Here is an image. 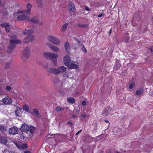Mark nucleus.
Segmentation results:
<instances>
[{
  "label": "nucleus",
  "mask_w": 153,
  "mask_h": 153,
  "mask_svg": "<svg viewBox=\"0 0 153 153\" xmlns=\"http://www.w3.org/2000/svg\"><path fill=\"white\" fill-rule=\"evenodd\" d=\"M20 14L17 17V19L19 20H27L28 21L33 23H38V20L36 18L29 19L28 17L26 15L27 13L25 11H19L17 13H14V15L15 16H17V14Z\"/></svg>",
  "instance_id": "nucleus-1"
},
{
  "label": "nucleus",
  "mask_w": 153,
  "mask_h": 153,
  "mask_svg": "<svg viewBox=\"0 0 153 153\" xmlns=\"http://www.w3.org/2000/svg\"><path fill=\"white\" fill-rule=\"evenodd\" d=\"M33 32V30L31 29L25 30L22 32L25 35H28L24 38L23 42L25 43H28L32 41L34 39V36L31 33Z\"/></svg>",
  "instance_id": "nucleus-2"
},
{
  "label": "nucleus",
  "mask_w": 153,
  "mask_h": 153,
  "mask_svg": "<svg viewBox=\"0 0 153 153\" xmlns=\"http://www.w3.org/2000/svg\"><path fill=\"white\" fill-rule=\"evenodd\" d=\"M43 56L44 57L47 59H55L54 60H52V61L55 65H57V60L56 58L58 57V55L57 54L54 53L46 52L43 53Z\"/></svg>",
  "instance_id": "nucleus-3"
},
{
  "label": "nucleus",
  "mask_w": 153,
  "mask_h": 153,
  "mask_svg": "<svg viewBox=\"0 0 153 153\" xmlns=\"http://www.w3.org/2000/svg\"><path fill=\"white\" fill-rule=\"evenodd\" d=\"M16 37L14 36L11 38L10 40V45L9 46L7 50V51L10 53L13 50L15 47L14 45L15 44H19L21 43V41L20 40H17L16 39Z\"/></svg>",
  "instance_id": "nucleus-4"
},
{
  "label": "nucleus",
  "mask_w": 153,
  "mask_h": 153,
  "mask_svg": "<svg viewBox=\"0 0 153 153\" xmlns=\"http://www.w3.org/2000/svg\"><path fill=\"white\" fill-rule=\"evenodd\" d=\"M48 41L53 44L58 46L60 44V41L56 37L52 35H49L47 37Z\"/></svg>",
  "instance_id": "nucleus-5"
},
{
  "label": "nucleus",
  "mask_w": 153,
  "mask_h": 153,
  "mask_svg": "<svg viewBox=\"0 0 153 153\" xmlns=\"http://www.w3.org/2000/svg\"><path fill=\"white\" fill-rule=\"evenodd\" d=\"M71 61L70 56L68 55L64 56L63 57V62L64 65L67 66L69 65V64Z\"/></svg>",
  "instance_id": "nucleus-6"
},
{
  "label": "nucleus",
  "mask_w": 153,
  "mask_h": 153,
  "mask_svg": "<svg viewBox=\"0 0 153 153\" xmlns=\"http://www.w3.org/2000/svg\"><path fill=\"white\" fill-rule=\"evenodd\" d=\"M9 132L10 134L14 135L18 133V129L16 127H12L9 129Z\"/></svg>",
  "instance_id": "nucleus-7"
},
{
  "label": "nucleus",
  "mask_w": 153,
  "mask_h": 153,
  "mask_svg": "<svg viewBox=\"0 0 153 153\" xmlns=\"http://www.w3.org/2000/svg\"><path fill=\"white\" fill-rule=\"evenodd\" d=\"M13 100L11 97H7L4 98L3 100V102L5 104H10L12 102Z\"/></svg>",
  "instance_id": "nucleus-8"
},
{
  "label": "nucleus",
  "mask_w": 153,
  "mask_h": 153,
  "mask_svg": "<svg viewBox=\"0 0 153 153\" xmlns=\"http://www.w3.org/2000/svg\"><path fill=\"white\" fill-rule=\"evenodd\" d=\"M30 53V49L29 47L25 48L23 51V54L26 57H27L29 56Z\"/></svg>",
  "instance_id": "nucleus-9"
},
{
  "label": "nucleus",
  "mask_w": 153,
  "mask_h": 153,
  "mask_svg": "<svg viewBox=\"0 0 153 153\" xmlns=\"http://www.w3.org/2000/svg\"><path fill=\"white\" fill-rule=\"evenodd\" d=\"M67 66L70 69H78L79 68L77 65L74 61L71 62Z\"/></svg>",
  "instance_id": "nucleus-10"
},
{
  "label": "nucleus",
  "mask_w": 153,
  "mask_h": 153,
  "mask_svg": "<svg viewBox=\"0 0 153 153\" xmlns=\"http://www.w3.org/2000/svg\"><path fill=\"white\" fill-rule=\"evenodd\" d=\"M48 71L49 73L55 74L57 75L59 74L58 68H51L48 70Z\"/></svg>",
  "instance_id": "nucleus-11"
},
{
  "label": "nucleus",
  "mask_w": 153,
  "mask_h": 153,
  "mask_svg": "<svg viewBox=\"0 0 153 153\" xmlns=\"http://www.w3.org/2000/svg\"><path fill=\"white\" fill-rule=\"evenodd\" d=\"M22 132H27L29 131V127L26 124H23L20 128Z\"/></svg>",
  "instance_id": "nucleus-12"
},
{
  "label": "nucleus",
  "mask_w": 153,
  "mask_h": 153,
  "mask_svg": "<svg viewBox=\"0 0 153 153\" xmlns=\"http://www.w3.org/2000/svg\"><path fill=\"white\" fill-rule=\"evenodd\" d=\"M70 44L68 42H66L65 44V48L66 51L69 53L70 52Z\"/></svg>",
  "instance_id": "nucleus-13"
},
{
  "label": "nucleus",
  "mask_w": 153,
  "mask_h": 153,
  "mask_svg": "<svg viewBox=\"0 0 153 153\" xmlns=\"http://www.w3.org/2000/svg\"><path fill=\"white\" fill-rule=\"evenodd\" d=\"M111 112V108L109 107H107L105 108L103 112V114H104L105 116L110 114Z\"/></svg>",
  "instance_id": "nucleus-14"
},
{
  "label": "nucleus",
  "mask_w": 153,
  "mask_h": 153,
  "mask_svg": "<svg viewBox=\"0 0 153 153\" xmlns=\"http://www.w3.org/2000/svg\"><path fill=\"white\" fill-rule=\"evenodd\" d=\"M2 27H4L7 32H8L10 29V27L8 23H3L1 25Z\"/></svg>",
  "instance_id": "nucleus-15"
},
{
  "label": "nucleus",
  "mask_w": 153,
  "mask_h": 153,
  "mask_svg": "<svg viewBox=\"0 0 153 153\" xmlns=\"http://www.w3.org/2000/svg\"><path fill=\"white\" fill-rule=\"evenodd\" d=\"M16 146L20 149H24L27 148V146L25 144L16 143Z\"/></svg>",
  "instance_id": "nucleus-16"
},
{
  "label": "nucleus",
  "mask_w": 153,
  "mask_h": 153,
  "mask_svg": "<svg viewBox=\"0 0 153 153\" xmlns=\"http://www.w3.org/2000/svg\"><path fill=\"white\" fill-rule=\"evenodd\" d=\"M59 74L65 72L67 70V68L63 66H61L58 68Z\"/></svg>",
  "instance_id": "nucleus-17"
},
{
  "label": "nucleus",
  "mask_w": 153,
  "mask_h": 153,
  "mask_svg": "<svg viewBox=\"0 0 153 153\" xmlns=\"http://www.w3.org/2000/svg\"><path fill=\"white\" fill-rule=\"evenodd\" d=\"M69 9L72 12L74 11L75 9L74 4L72 2H70L69 3Z\"/></svg>",
  "instance_id": "nucleus-18"
},
{
  "label": "nucleus",
  "mask_w": 153,
  "mask_h": 153,
  "mask_svg": "<svg viewBox=\"0 0 153 153\" xmlns=\"http://www.w3.org/2000/svg\"><path fill=\"white\" fill-rule=\"evenodd\" d=\"M50 49L52 51L56 52H57L59 51V48L56 46L53 45L52 46V47Z\"/></svg>",
  "instance_id": "nucleus-19"
},
{
  "label": "nucleus",
  "mask_w": 153,
  "mask_h": 153,
  "mask_svg": "<svg viewBox=\"0 0 153 153\" xmlns=\"http://www.w3.org/2000/svg\"><path fill=\"white\" fill-rule=\"evenodd\" d=\"M72 73L71 72H67L64 74L65 76L67 77L68 78H71L72 76Z\"/></svg>",
  "instance_id": "nucleus-20"
},
{
  "label": "nucleus",
  "mask_w": 153,
  "mask_h": 153,
  "mask_svg": "<svg viewBox=\"0 0 153 153\" xmlns=\"http://www.w3.org/2000/svg\"><path fill=\"white\" fill-rule=\"evenodd\" d=\"M32 7V5L28 3L27 4V11H25L27 13H28L30 11Z\"/></svg>",
  "instance_id": "nucleus-21"
},
{
  "label": "nucleus",
  "mask_w": 153,
  "mask_h": 153,
  "mask_svg": "<svg viewBox=\"0 0 153 153\" xmlns=\"http://www.w3.org/2000/svg\"><path fill=\"white\" fill-rule=\"evenodd\" d=\"M143 90L142 89H140L137 90L135 94L137 95H140L141 94L143 93Z\"/></svg>",
  "instance_id": "nucleus-22"
},
{
  "label": "nucleus",
  "mask_w": 153,
  "mask_h": 153,
  "mask_svg": "<svg viewBox=\"0 0 153 153\" xmlns=\"http://www.w3.org/2000/svg\"><path fill=\"white\" fill-rule=\"evenodd\" d=\"M33 111L34 114L36 116L38 117H39V115L37 110L34 108L33 109Z\"/></svg>",
  "instance_id": "nucleus-23"
},
{
  "label": "nucleus",
  "mask_w": 153,
  "mask_h": 153,
  "mask_svg": "<svg viewBox=\"0 0 153 153\" xmlns=\"http://www.w3.org/2000/svg\"><path fill=\"white\" fill-rule=\"evenodd\" d=\"M79 45L82 51L85 53L86 52V50L81 42L79 43Z\"/></svg>",
  "instance_id": "nucleus-24"
},
{
  "label": "nucleus",
  "mask_w": 153,
  "mask_h": 153,
  "mask_svg": "<svg viewBox=\"0 0 153 153\" xmlns=\"http://www.w3.org/2000/svg\"><path fill=\"white\" fill-rule=\"evenodd\" d=\"M68 24L67 23H65L61 27V30L63 31H65L67 28Z\"/></svg>",
  "instance_id": "nucleus-25"
},
{
  "label": "nucleus",
  "mask_w": 153,
  "mask_h": 153,
  "mask_svg": "<svg viewBox=\"0 0 153 153\" xmlns=\"http://www.w3.org/2000/svg\"><path fill=\"white\" fill-rule=\"evenodd\" d=\"M68 102L70 103H72L74 102V99L73 97L68 98L67 99Z\"/></svg>",
  "instance_id": "nucleus-26"
},
{
  "label": "nucleus",
  "mask_w": 153,
  "mask_h": 153,
  "mask_svg": "<svg viewBox=\"0 0 153 153\" xmlns=\"http://www.w3.org/2000/svg\"><path fill=\"white\" fill-rule=\"evenodd\" d=\"M120 64L118 62H116L115 65L114 66V68L116 70L119 69L120 67Z\"/></svg>",
  "instance_id": "nucleus-27"
},
{
  "label": "nucleus",
  "mask_w": 153,
  "mask_h": 153,
  "mask_svg": "<svg viewBox=\"0 0 153 153\" xmlns=\"http://www.w3.org/2000/svg\"><path fill=\"white\" fill-rule=\"evenodd\" d=\"M35 130V127L33 126H30L29 127V130L30 131L31 133H34Z\"/></svg>",
  "instance_id": "nucleus-28"
},
{
  "label": "nucleus",
  "mask_w": 153,
  "mask_h": 153,
  "mask_svg": "<svg viewBox=\"0 0 153 153\" xmlns=\"http://www.w3.org/2000/svg\"><path fill=\"white\" fill-rule=\"evenodd\" d=\"M63 108H61V107L59 106L57 107L56 109V110L57 112H60L62 110H63Z\"/></svg>",
  "instance_id": "nucleus-29"
},
{
  "label": "nucleus",
  "mask_w": 153,
  "mask_h": 153,
  "mask_svg": "<svg viewBox=\"0 0 153 153\" xmlns=\"http://www.w3.org/2000/svg\"><path fill=\"white\" fill-rule=\"evenodd\" d=\"M20 110L19 108H18L16 110L15 112V114L17 116H20L19 113H20Z\"/></svg>",
  "instance_id": "nucleus-30"
},
{
  "label": "nucleus",
  "mask_w": 153,
  "mask_h": 153,
  "mask_svg": "<svg viewBox=\"0 0 153 153\" xmlns=\"http://www.w3.org/2000/svg\"><path fill=\"white\" fill-rule=\"evenodd\" d=\"M38 5L39 6H41L42 4V0H36Z\"/></svg>",
  "instance_id": "nucleus-31"
},
{
  "label": "nucleus",
  "mask_w": 153,
  "mask_h": 153,
  "mask_svg": "<svg viewBox=\"0 0 153 153\" xmlns=\"http://www.w3.org/2000/svg\"><path fill=\"white\" fill-rule=\"evenodd\" d=\"M135 85V83L134 82H132L129 85V88L130 89H131L133 88L134 86Z\"/></svg>",
  "instance_id": "nucleus-32"
},
{
  "label": "nucleus",
  "mask_w": 153,
  "mask_h": 153,
  "mask_svg": "<svg viewBox=\"0 0 153 153\" xmlns=\"http://www.w3.org/2000/svg\"><path fill=\"white\" fill-rule=\"evenodd\" d=\"M29 106L27 105H25L23 107V109L26 111L28 112L29 111Z\"/></svg>",
  "instance_id": "nucleus-33"
},
{
  "label": "nucleus",
  "mask_w": 153,
  "mask_h": 153,
  "mask_svg": "<svg viewBox=\"0 0 153 153\" xmlns=\"http://www.w3.org/2000/svg\"><path fill=\"white\" fill-rule=\"evenodd\" d=\"M1 142L2 143L6 144L7 143V141L6 139H3L1 140Z\"/></svg>",
  "instance_id": "nucleus-34"
},
{
  "label": "nucleus",
  "mask_w": 153,
  "mask_h": 153,
  "mask_svg": "<svg viewBox=\"0 0 153 153\" xmlns=\"http://www.w3.org/2000/svg\"><path fill=\"white\" fill-rule=\"evenodd\" d=\"M46 45L50 48V49H51V48L52 47V46L53 45L49 43H46Z\"/></svg>",
  "instance_id": "nucleus-35"
},
{
  "label": "nucleus",
  "mask_w": 153,
  "mask_h": 153,
  "mask_svg": "<svg viewBox=\"0 0 153 153\" xmlns=\"http://www.w3.org/2000/svg\"><path fill=\"white\" fill-rule=\"evenodd\" d=\"M0 130L4 131L5 130V128L2 126H0Z\"/></svg>",
  "instance_id": "nucleus-36"
},
{
  "label": "nucleus",
  "mask_w": 153,
  "mask_h": 153,
  "mask_svg": "<svg viewBox=\"0 0 153 153\" xmlns=\"http://www.w3.org/2000/svg\"><path fill=\"white\" fill-rule=\"evenodd\" d=\"M82 104L83 106H85L86 105V102L85 101L83 100L82 102Z\"/></svg>",
  "instance_id": "nucleus-37"
},
{
  "label": "nucleus",
  "mask_w": 153,
  "mask_h": 153,
  "mask_svg": "<svg viewBox=\"0 0 153 153\" xmlns=\"http://www.w3.org/2000/svg\"><path fill=\"white\" fill-rule=\"evenodd\" d=\"M6 88L7 90H9L11 89V87L9 86H7L6 87Z\"/></svg>",
  "instance_id": "nucleus-38"
},
{
  "label": "nucleus",
  "mask_w": 153,
  "mask_h": 153,
  "mask_svg": "<svg viewBox=\"0 0 153 153\" xmlns=\"http://www.w3.org/2000/svg\"><path fill=\"white\" fill-rule=\"evenodd\" d=\"M103 16V14L102 13H101L98 16V17H101Z\"/></svg>",
  "instance_id": "nucleus-39"
},
{
  "label": "nucleus",
  "mask_w": 153,
  "mask_h": 153,
  "mask_svg": "<svg viewBox=\"0 0 153 153\" xmlns=\"http://www.w3.org/2000/svg\"><path fill=\"white\" fill-rule=\"evenodd\" d=\"M74 40L76 41L77 42H79V43L80 42H79V40L77 39L76 38H74Z\"/></svg>",
  "instance_id": "nucleus-40"
},
{
  "label": "nucleus",
  "mask_w": 153,
  "mask_h": 153,
  "mask_svg": "<svg viewBox=\"0 0 153 153\" xmlns=\"http://www.w3.org/2000/svg\"><path fill=\"white\" fill-rule=\"evenodd\" d=\"M86 116V114L84 113L82 114V116L83 117H85Z\"/></svg>",
  "instance_id": "nucleus-41"
},
{
  "label": "nucleus",
  "mask_w": 153,
  "mask_h": 153,
  "mask_svg": "<svg viewBox=\"0 0 153 153\" xmlns=\"http://www.w3.org/2000/svg\"><path fill=\"white\" fill-rule=\"evenodd\" d=\"M85 10H87V11H88V10H89V8L88 7H85Z\"/></svg>",
  "instance_id": "nucleus-42"
},
{
  "label": "nucleus",
  "mask_w": 153,
  "mask_h": 153,
  "mask_svg": "<svg viewBox=\"0 0 153 153\" xmlns=\"http://www.w3.org/2000/svg\"><path fill=\"white\" fill-rule=\"evenodd\" d=\"M24 153H30V151H26L24 152Z\"/></svg>",
  "instance_id": "nucleus-43"
},
{
  "label": "nucleus",
  "mask_w": 153,
  "mask_h": 153,
  "mask_svg": "<svg viewBox=\"0 0 153 153\" xmlns=\"http://www.w3.org/2000/svg\"><path fill=\"white\" fill-rule=\"evenodd\" d=\"M117 132H116V133H117V134L118 133V131H120V128H117Z\"/></svg>",
  "instance_id": "nucleus-44"
},
{
  "label": "nucleus",
  "mask_w": 153,
  "mask_h": 153,
  "mask_svg": "<svg viewBox=\"0 0 153 153\" xmlns=\"http://www.w3.org/2000/svg\"><path fill=\"white\" fill-rule=\"evenodd\" d=\"M105 121L106 123H109V121L107 120H105Z\"/></svg>",
  "instance_id": "nucleus-45"
},
{
  "label": "nucleus",
  "mask_w": 153,
  "mask_h": 153,
  "mask_svg": "<svg viewBox=\"0 0 153 153\" xmlns=\"http://www.w3.org/2000/svg\"><path fill=\"white\" fill-rule=\"evenodd\" d=\"M9 153H15L14 152H10Z\"/></svg>",
  "instance_id": "nucleus-46"
},
{
  "label": "nucleus",
  "mask_w": 153,
  "mask_h": 153,
  "mask_svg": "<svg viewBox=\"0 0 153 153\" xmlns=\"http://www.w3.org/2000/svg\"><path fill=\"white\" fill-rule=\"evenodd\" d=\"M81 131H78V132L76 134H77L78 133L80 132Z\"/></svg>",
  "instance_id": "nucleus-47"
},
{
  "label": "nucleus",
  "mask_w": 153,
  "mask_h": 153,
  "mask_svg": "<svg viewBox=\"0 0 153 153\" xmlns=\"http://www.w3.org/2000/svg\"><path fill=\"white\" fill-rule=\"evenodd\" d=\"M150 50L151 51V52H152V51L151 49H150Z\"/></svg>",
  "instance_id": "nucleus-48"
},
{
  "label": "nucleus",
  "mask_w": 153,
  "mask_h": 153,
  "mask_svg": "<svg viewBox=\"0 0 153 153\" xmlns=\"http://www.w3.org/2000/svg\"><path fill=\"white\" fill-rule=\"evenodd\" d=\"M1 3V1H0V3Z\"/></svg>",
  "instance_id": "nucleus-49"
},
{
  "label": "nucleus",
  "mask_w": 153,
  "mask_h": 153,
  "mask_svg": "<svg viewBox=\"0 0 153 153\" xmlns=\"http://www.w3.org/2000/svg\"><path fill=\"white\" fill-rule=\"evenodd\" d=\"M152 94L153 95V93H152Z\"/></svg>",
  "instance_id": "nucleus-50"
}]
</instances>
